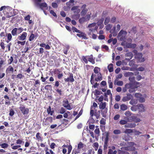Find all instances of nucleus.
<instances>
[{
  "label": "nucleus",
  "instance_id": "1",
  "mask_svg": "<svg viewBox=\"0 0 154 154\" xmlns=\"http://www.w3.org/2000/svg\"><path fill=\"white\" fill-rule=\"evenodd\" d=\"M33 1L37 6L39 7L40 8L44 11V13L46 14L44 10L48 9L47 4L45 3L40 4V2H41V0H33Z\"/></svg>",
  "mask_w": 154,
  "mask_h": 154
},
{
  "label": "nucleus",
  "instance_id": "2",
  "mask_svg": "<svg viewBox=\"0 0 154 154\" xmlns=\"http://www.w3.org/2000/svg\"><path fill=\"white\" fill-rule=\"evenodd\" d=\"M89 29V32L88 34L91 35V33H95L98 27L96 26V23H94L89 24L88 27Z\"/></svg>",
  "mask_w": 154,
  "mask_h": 154
},
{
  "label": "nucleus",
  "instance_id": "3",
  "mask_svg": "<svg viewBox=\"0 0 154 154\" xmlns=\"http://www.w3.org/2000/svg\"><path fill=\"white\" fill-rule=\"evenodd\" d=\"M99 108L101 109V112L103 114V117L106 116V114L108 111L107 108L106 107V102H101L99 105Z\"/></svg>",
  "mask_w": 154,
  "mask_h": 154
},
{
  "label": "nucleus",
  "instance_id": "4",
  "mask_svg": "<svg viewBox=\"0 0 154 154\" xmlns=\"http://www.w3.org/2000/svg\"><path fill=\"white\" fill-rule=\"evenodd\" d=\"M127 34V32L126 31L123 30H121L118 35V39L121 41H125L126 39V35Z\"/></svg>",
  "mask_w": 154,
  "mask_h": 154
},
{
  "label": "nucleus",
  "instance_id": "5",
  "mask_svg": "<svg viewBox=\"0 0 154 154\" xmlns=\"http://www.w3.org/2000/svg\"><path fill=\"white\" fill-rule=\"evenodd\" d=\"M133 52L135 54V58L138 60L140 62H143L145 60V58L142 57V54L141 53H137L136 50H134Z\"/></svg>",
  "mask_w": 154,
  "mask_h": 154
},
{
  "label": "nucleus",
  "instance_id": "6",
  "mask_svg": "<svg viewBox=\"0 0 154 154\" xmlns=\"http://www.w3.org/2000/svg\"><path fill=\"white\" fill-rule=\"evenodd\" d=\"M96 16V13L93 11H91L87 13L85 17L87 20H89L91 17L92 19H94Z\"/></svg>",
  "mask_w": 154,
  "mask_h": 154
},
{
  "label": "nucleus",
  "instance_id": "7",
  "mask_svg": "<svg viewBox=\"0 0 154 154\" xmlns=\"http://www.w3.org/2000/svg\"><path fill=\"white\" fill-rule=\"evenodd\" d=\"M122 46H124L125 48H134L136 47V45L135 44H131L130 43H128L126 41H123L121 44Z\"/></svg>",
  "mask_w": 154,
  "mask_h": 154
},
{
  "label": "nucleus",
  "instance_id": "8",
  "mask_svg": "<svg viewBox=\"0 0 154 154\" xmlns=\"http://www.w3.org/2000/svg\"><path fill=\"white\" fill-rule=\"evenodd\" d=\"M19 108L23 115H27L28 114L29 109L26 108L23 105H21Z\"/></svg>",
  "mask_w": 154,
  "mask_h": 154
},
{
  "label": "nucleus",
  "instance_id": "9",
  "mask_svg": "<svg viewBox=\"0 0 154 154\" xmlns=\"http://www.w3.org/2000/svg\"><path fill=\"white\" fill-rule=\"evenodd\" d=\"M27 35V33L26 32H24L21 34H20V35L18 36L17 38L20 41H24L26 39Z\"/></svg>",
  "mask_w": 154,
  "mask_h": 154
},
{
  "label": "nucleus",
  "instance_id": "10",
  "mask_svg": "<svg viewBox=\"0 0 154 154\" xmlns=\"http://www.w3.org/2000/svg\"><path fill=\"white\" fill-rule=\"evenodd\" d=\"M63 105L68 110H70L72 109L70 104L69 103L67 99L64 100L63 101Z\"/></svg>",
  "mask_w": 154,
  "mask_h": 154
},
{
  "label": "nucleus",
  "instance_id": "11",
  "mask_svg": "<svg viewBox=\"0 0 154 154\" xmlns=\"http://www.w3.org/2000/svg\"><path fill=\"white\" fill-rule=\"evenodd\" d=\"M86 5H83L81 7L82 11L81 12V16H84L88 13V9L86 8Z\"/></svg>",
  "mask_w": 154,
  "mask_h": 154
},
{
  "label": "nucleus",
  "instance_id": "12",
  "mask_svg": "<svg viewBox=\"0 0 154 154\" xmlns=\"http://www.w3.org/2000/svg\"><path fill=\"white\" fill-rule=\"evenodd\" d=\"M130 85V88H128L129 91L130 93H133L135 91V89L137 88L138 86L136 85H134L132 83H129Z\"/></svg>",
  "mask_w": 154,
  "mask_h": 154
},
{
  "label": "nucleus",
  "instance_id": "13",
  "mask_svg": "<svg viewBox=\"0 0 154 154\" xmlns=\"http://www.w3.org/2000/svg\"><path fill=\"white\" fill-rule=\"evenodd\" d=\"M8 9L10 11V13H8L9 14L7 16V18H9L16 15V13L15 10L12 9L11 7H9Z\"/></svg>",
  "mask_w": 154,
  "mask_h": 154
},
{
  "label": "nucleus",
  "instance_id": "14",
  "mask_svg": "<svg viewBox=\"0 0 154 154\" xmlns=\"http://www.w3.org/2000/svg\"><path fill=\"white\" fill-rule=\"evenodd\" d=\"M138 108L139 112H144L146 110L145 107L142 104H138Z\"/></svg>",
  "mask_w": 154,
  "mask_h": 154
},
{
  "label": "nucleus",
  "instance_id": "15",
  "mask_svg": "<svg viewBox=\"0 0 154 154\" xmlns=\"http://www.w3.org/2000/svg\"><path fill=\"white\" fill-rule=\"evenodd\" d=\"M126 95L127 96H126L123 97L122 99V100L123 102H125L126 101L129 100L131 99L133 97L131 94L129 93L127 94Z\"/></svg>",
  "mask_w": 154,
  "mask_h": 154
},
{
  "label": "nucleus",
  "instance_id": "16",
  "mask_svg": "<svg viewBox=\"0 0 154 154\" xmlns=\"http://www.w3.org/2000/svg\"><path fill=\"white\" fill-rule=\"evenodd\" d=\"M65 81L66 82H73L74 80L73 78V76L72 74H70V76L68 77L67 78H65L64 79Z\"/></svg>",
  "mask_w": 154,
  "mask_h": 154
},
{
  "label": "nucleus",
  "instance_id": "17",
  "mask_svg": "<svg viewBox=\"0 0 154 154\" xmlns=\"http://www.w3.org/2000/svg\"><path fill=\"white\" fill-rule=\"evenodd\" d=\"M70 47L68 45H66L63 48V51L64 54H67L68 51L69 50Z\"/></svg>",
  "mask_w": 154,
  "mask_h": 154
},
{
  "label": "nucleus",
  "instance_id": "18",
  "mask_svg": "<svg viewBox=\"0 0 154 154\" xmlns=\"http://www.w3.org/2000/svg\"><path fill=\"white\" fill-rule=\"evenodd\" d=\"M136 124L135 123H130L127 124L125 125L124 127L126 128H134L136 127Z\"/></svg>",
  "mask_w": 154,
  "mask_h": 154
},
{
  "label": "nucleus",
  "instance_id": "19",
  "mask_svg": "<svg viewBox=\"0 0 154 154\" xmlns=\"http://www.w3.org/2000/svg\"><path fill=\"white\" fill-rule=\"evenodd\" d=\"M79 33L77 34L76 35L82 38H83L84 39H87V38L86 37V35L84 33L82 32L81 31V33Z\"/></svg>",
  "mask_w": 154,
  "mask_h": 154
},
{
  "label": "nucleus",
  "instance_id": "20",
  "mask_svg": "<svg viewBox=\"0 0 154 154\" xmlns=\"http://www.w3.org/2000/svg\"><path fill=\"white\" fill-rule=\"evenodd\" d=\"M114 84L115 85H117L119 86H122L123 84V82L122 81H118V80L116 79L115 81Z\"/></svg>",
  "mask_w": 154,
  "mask_h": 154
},
{
  "label": "nucleus",
  "instance_id": "21",
  "mask_svg": "<svg viewBox=\"0 0 154 154\" xmlns=\"http://www.w3.org/2000/svg\"><path fill=\"white\" fill-rule=\"evenodd\" d=\"M127 120H121L119 121V123L122 125H126L127 124L128 121L130 122V121H129V119L128 118L127 119Z\"/></svg>",
  "mask_w": 154,
  "mask_h": 154
},
{
  "label": "nucleus",
  "instance_id": "22",
  "mask_svg": "<svg viewBox=\"0 0 154 154\" xmlns=\"http://www.w3.org/2000/svg\"><path fill=\"white\" fill-rule=\"evenodd\" d=\"M130 85L129 83H127L125 85V87L123 88L122 89V91L123 92H125L127 91V89H128L129 88Z\"/></svg>",
  "mask_w": 154,
  "mask_h": 154
},
{
  "label": "nucleus",
  "instance_id": "23",
  "mask_svg": "<svg viewBox=\"0 0 154 154\" xmlns=\"http://www.w3.org/2000/svg\"><path fill=\"white\" fill-rule=\"evenodd\" d=\"M6 36L7 37L8 41H7V43L10 41L12 39V36L11 34L10 33H6Z\"/></svg>",
  "mask_w": 154,
  "mask_h": 154
},
{
  "label": "nucleus",
  "instance_id": "24",
  "mask_svg": "<svg viewBox=\"0 0 154 154\" xmlns=\"http://www.w3.org/2000/svg\"><path fill=\"white\" fill-rule=\"evenodd\" d=\"M134 73L131 72H126L124 73V75L125 77H130L133 76Z\"/></svg>",
  "mask_w": 154,
  "mask_h": 154
},
{
  "label": "nucleus",
  "instance_id": "25",
  "mask_svg": "<svg viewBox=\"0 0 154 154\" xmlns=\"http://www.w3.org/2000/svg\"><path fill=\"white\" fill-rule=\"evenodd\" d=\"M87 21L85 17H82L79 19V22L80 23H82L85 21Z\"/></svg>",
  "mask_w": 154,
  "mask_h": 154
},
{
  "label": "nucleus",
  "instance_id": "26",
  "mask_svg": "<svg viewBox=\"0 0 154 154\" xmlns=\"http://www.w3.org/2000/svg\"><path fill=\"white\" fill-rule=\"evenodd\" d=\"M24 141H23V140L21 139H18L16 141V144H18V145H20L21 144H23L24 143Z\"/></svg>",
  "mask_w": 154,
  "mask_h": 154
},
{
  "label": "nucleus",
  "instance_id": "27",
  "mask_svg": "<svg viewBox=\"0 0 154 154\" xmlns=\"http://www.w3.org/2000/svg\"><path fill=\"white\" fill-rule=\"evenodd\" d=\"M80 17L79 14H74L72 15V18L75 20H78L79 19Z\"/></svg>",
  "mask_w": 154,
  "mask_h": 154
},
{
  "label": "nucleus",
  "instance_id": "28",
  "mask_svg": "<svg viewBox=\"0 0 154 154\" xmlns=\"http://www.w3.org/2000/svg\"><path fill=\"white\" fill-rule=\"evenodd\" d=\"M11 34L13 36L17 35V28H14L11 32Z\"/></svg>",
  "mask_w": 154,
  "mask_h": 154
},
{
  "label": "nucleus",
  "instance_id": "29",
  "mask_svg": "<svg viewBox=\"0 0 154 154\" xmlns=\"http://www.w3.org/2000/svg\"><path fill=\"white\" fill-rule=\"evenodd\" d=\"M108 69L110 72H112L113 71V66L112 64H109L108 66Z\"/></svg>",
  "mask_w": 154,
  "mask_h": 154
},
{
  "label": "nucleus",
  "instance_id": "30",
  "mask_svg": "<svg viewBox=\"0 0 154 154\" xmlns=\"http://www.w3.org/2000/svg\"><path fill=\"white\" fill-rule=\"evenodd\" d=\"M88 60L89 62H91L92 64H94L95 63L94 60L93 58V55H91L88 57Z\"/></svg>",
  "mask_w": 154,
  "mask_h": 154
},
{
  "label": "nucleus",
  "instance_id": "31",
  "mask_svg": "<svg viewBox=\"0 0 154 154\" xmlns=\"http://www.w3.org/2000/svg\"><path fill=\"white\" fill-rule=\"evenodd\" d=\"M127 106L125 104H122L120 106L121 109L123 111L126 110L127 109Z\"/></svg>",
  "mask_w": 154,
  "mask_h": 154
},
{
  "label": "nucleus",
  "instance_id": "32",
  "mask_svg": "<svg viewBox=\"0 0 154 154\" xmlns=\"http://www.w3.org/2000/svg\"><path fill=\"white\" fill-rule=\"evenodd\" d=\"M125 56L126 57H128L131 59H132L133 57V54L131 52H128L125 54Z\"/></svg>",
  "mask_w": 154,
  "mask_h": 154
},
{
  "label": "nucleus",
  "instance_id": "33",
  "mask_svg": "<svg viewBox=\"0 0 154 154\" xmlns=\"http://www.w3.org/2000/svg\"><path fill=\"white\" fill-rule=\"evenodd\" d=\"M110 95L111 98H112V94L111 93V91L110 90H108L104 94V96L106 97H107L108 95Z\"/></svg>",
  "mask_w": 154,
  "mask_h": 154
},
{
  "label": "nucleus",
  "instance_id": "34",
  "mask_svg": "<svg viewBox=\"0 0 154 154\" xmlns=\"http://www.w3.org/2000/svg\"><path fill=\"white\" fill-rule=\"evenodd\" d=\"M138 109V105L131 106V109L133 111H136Z\"/></svg>",
  "mask_w": 154,
  "mask_h": 154
},
{
  "label": "nucleus",
  "instance_id": "35",
  "mask_svg": "<svg viewBox=\"0 0 154 154\" xmlns=\"http://www.w3.org/2000/svg\"><path fill=\"white\" fill-rule=\"evenodd\" d=\"M13 144H11V146H12L11 147L12 149H18V148H20L21 147L20 145L13 146Z\"/></svg>",
  "mask_w": 154,
  "mask_h": 154
},
{
  "label": "nucleus",
  "instance_id": "36",
  "mask_svg": "<svg viewBox=\"0 0 154 154\" xmlns=\"http://www.w3.org/2000/svg\"><path fill=\"white\" fill-rule=\"evenodd\" d=\"M92 146L95 150H97L99 146L98 143L97 142L94 143L93 144Z\"/></svg>",
  "mask_w": 154,
  "mask_h": 154
},
{
  "label": "nucleus",
  "instance_id": "37",
  "mask_svg": "<svg viewBox=\"0 0 154 154\" xmlns=\"http://www.w3.org/2000/svg\"><path fill=\"white\" fill-rule=\"evenodd\" d=\"M14 71V69L11 66H9L7 68L6 70V72L11 71L13 72Z\"/></svg>",
  "mask_w": 154,
  "mask_h": 154
},
{
  "label": "nucleus",
  "instance_id": "38",
  "mask_svg": "<svg viewBox=\"0 0 154 154\" xmlns=\"http://www.w3.org/2000/svg\"><path fill=\"white\" fill-rule=\"evenodd\" d=\"M51 7H50L49 8V9L50 14H52L54 16L57 17V16L56 14L53 11L51 10Z\"/></svg>",
  "mask_w": 154,
  "mask_h": 154
},
{
  "label": "nucleus",
  "instance_id": "39",
  "mask_svg": "<svg viewBox=\"0 0 154 154\" xmlns=\"http://www.w3.org/2000/svg\"><path fill=\"white\" fill-rule=\"evenodd\" d=\"M108 83L109 84V87L110 88H112V83L111 81V78L109 77V79L108 80Z\"/></svg>",
  "mask_w": 154,
  "mask_h": 154
},
{
  "label": "nucleus",
  "instance_id": "40",
  "mask_svg": "<svg viewBox=\"0 0 154 154\" xmlns=\"http://www.w3.org/2000/svg\"><path fill=\"white\" fill-rule=\"evenodd\" d=\"M137 100H135L134 99H131V100L130 101L129 103L130 104L133 105L134 104H136L137 103Z\"/></svg>",
  "mask_w": 154,
  "mask_h": 154
},
{
  "label": "nucleus",
  "instance_id": "41",
  "mask_svg": "<svg viewBox=\"0 0 154 154\" xmlns=\"http://www.w3.org/2000/svg\"><path fill=\"white\" fill-rule=\"evenodd\" d=\"M97 78L95 79L96 81H98L102 80V76L101 75L100 73H98L97 74Z\"/></svg>",
  "mask_w": 154,
  "mask_h": 154
},
{
  "label": "nucleus",
  "instance_id": "42",
  "mask_svg": "<svg viewBox=\"0 0 154 154\" xmlns=\"http://www.w3.org/2000/svg\"><path fill=\"white\" fill-rule=\"evenodd\" d=\"M100 71V69L97 67H95L94 69V72L96 74L98 73Z\"/></svg>",
  "mask_w": 154,
  "mask_h": 154
},
{
  "label": "nucleus",
  "instance_id": "43",
  "mask_svg": "<svg viewBox=\"0 0 154 154\" xmlns=\"http://www.w3.org/2000/svg\"><path fill=\"white\" fill-rule=\"evenodd\" d=\"M1 147L3 148H7L8 146V145L6 143H3L0 145Z\"/></svg>",
  "mask_w": 154,
  "mask_h": 154
},
{
  "label": "nucleus",
  "instance_id": "44",
  "mask_svg": "<svg viewBox=\"0 0 154 154\" xmlns=\"http://www.w3.org/2000/svg\"><path fill=\"white\" fill-rule=\"evenodd\" d=\"M35 37L34 35L32 33L30 37L29 38V41H31L32 40H33Z\"/></svg>",
  "mask_w": 154,
  "mask_h": 154
},
{
  "label": "nucleus",
  "instance_id": "45",
  "mask_svg": "<svg viewBox=\"0 0 154 154\" xmlns=\"http://www.w3.org/2000/svg\"><path fill=\"white\" fill-rule=\"evenodd\" d=\"M124 132L126 134H130L133 132V131L130 129H126L124 131Z\"/></svg>",
  "mask_w": 154,
  "mask_h": 154
},
{
  "label": "nucleus",
  "instance_id": "46",
  "mask_svg": "<svg viewBox=\"0 0 154 154\" xmlns=\"http://www.w3.org/2000/svg\"><path fill=\"white\" fill-rule=\"evenodd\" d=\"M135 63V60H131L129 63V65L131 66H134Z\"/></svg>",
  "mask_w": 154,
  "mask_h": 154
},
{
  "label": "nucleus",
  "instance_id": "47",
  "mask_svg": "<svg viewBox=\"0 0 154 154\" xmlns=\"http://www.w3.org/2000/svg\"><path fill=\"white\" fill-rule=\"evenodd\" d=\"M132 113L129 111H126L125 112V114L127 117H128L131 116Z\"/></svg>",
  "mask_w": 154,
  "mask_h": 154
},
{
  "label": "nucleus",
  "instance_id": "48",
  "mask_svg": "<svg viewBox=\"0 0 154 154\" xmlns=\"http://www.w3.org/2000/svg\"><path fill=\"white\" fill-rule=\"evenodd\" d=\"M17 34H19L21 33L23 30V28L22 27L17 28Z\"/></svg>",
  "mask_w": 154,
  "mask_h": 154
},
{
  "label": "nucleus",
  "instance_id": "49",
  "mask_svg": "<svg viewBox=\"0 0 154 154\" xmlns=\"http://www.w3.org/2000/svg\"><path fill=\"white\" fill-rule=\"evenodd\" d=\"M110 20V17H108L106 18L105 19V21H104V24L106 25L109 22Z\"/></svg>",
  "mask_w": 154,
  "mask_h": 154
},
{
  "label": "nucleus",
  "instance_id": "50",
  "mask_svg": "<svg viewBox=\"0 0 154 154\" xmlns=\"http://www.w3.org/2000/svg\"><path fill=\"white\" fill-rule=\"evenodd\" d=\"M72 29L73 32H78V33H81V31L77 29L75 27H72Z\"/></svg>",
  "mask_w": 154,
  "mask_h": 154
},
{
  "label": "nucleus",
  "instance_id": "51",
  "mask_svg": "<svg viewBox=\"0 0 154 154\" xmlns=\"http://www.w3.org/2000/svg\"><path fill=\"white\" fill-rule=\"evenodd\" d=\"M138 100L140 103H143L145 101V99L143 97H142V96L140 97L138 99Z\"/></svg>",
  "mask_w": 154,
  "mask_h": 154
},
{
  "label": "nucleus",
  "instance_id": "52",
  "mask_svg": "<svg viewBox=\"0 0 154 154\" xmlns=\"http://www.w3.org/2000/svg\"><path fill=\"white\" fill-rule=\"evenodd\" d=\"M121 131L119 130H115L113 131V133L116 134H119L121 133Z\"/></svg>",
  "mask_w": 154,
  "mask_h": 154
},
{
  "label": "nucleus",
  "instance_id": "53",
  "mask_svg": "<svg viewBox=\"0 0 154 154\" xmlns=\"http://www.w3.org/2000/svg\"><path fill=\"white\" fill-rule=\"evenodd\" d=\"M15 112L14 110L12 109H11L10 111V113L9 115L10 116H13Z\"/></svg>",
  "mask_w": 154,
  "mask_h": 154
},
{
  "label": "nucleus",
  "instance_id": "54",
  "mask_svg": "<svg viewBox=\"0 0 154 154\" xmlns=\"http://www.w3.org/2000/svg\"><path fill=\"white\" fill-rule=\"evenodd\" d=\"M83 144L81 142H80L78 145V148L79 149H81V148H83Z\"/></svg>",
  "mask_w": 154,
  "mask_h": 154
},
{
  "label": "nucleus",
  "instance_id": "55",
  "mask_svg": "<svg viewBox=\"0 0 154 154\" xmlns=\"http://www.w3.org/2000/svg\"><path fill=\"white\" fill-rule=\"evenodd\" d=\"M26 41H18L17 42V43L19 45L20 44L21 45H24Z\"/></svg>",
  "mask_w": 154,
  "mask_h": 154
},
{
  "label": "nucleus",
  "instance_id": "56",
  "mask_svg": "<svg viewBox=\"0 0 154 154\" xmlns=\"http://www.w3.org/2000/svg\"><path fill=\"white\" fill-rule=\"evenodd\" d=\"M120 99L121 97L120 95H117L116 96L115 100L117 102L119 101L120 100Z\"/></svg>",
  "mask_w": 154,
  "mask_h": 154
},
{
  "label": "nucleus",
  "instance_id": "57",
  "mask_svg": "<svg viewBox=\"0 0 154 154\" xmlns=\"http://www.w3.org/2000/svg\"><path fill=\"white\" fill-rule=\"evenodd\" d=\"M121 69L123 70H129L130 68L126 66H123L121 68Z\"/></svg>",
  "mask_w": 154,
  "mask_h": 154
},
{
  "label": "nucleus",
  "instance_id": "58",
  "mask_svg": "<svg viewBox=\"0 0 154 154\" xmlns=\"http://www.w3.org/2000/svg\"><path fill=\"white\" fill-rule=\"evenodd\" d=\"M13 60V58L12 57H11L8 60V64H11Z\"/></svg>",
  "mask_w": 154,
  "mask_h": 154
},
{
  "label": "nucleus",
  "instance_id": "59",
  "mask_svg": "<svg viewBox=\"0 0 154 154\" xmlns=\"http://www.w3.org/2000/svg\"><path fill=\"white\" fill-rule=\"evenodd\" d=\"M95 95H100L102 94V92L98 90H96Z\"/></svg>",
  "mask_w": 154,
  "mask_h": 154
},
{
  "label": "nucleus",
  "instance_id": "60",
  "mask_svg": "<svg viewBox=\"0 0 154 154\" xmlns=\"http://www.w3.org/2000/svg\"><path fill=\"white\" fill-rule=\"evenodd\" d=\"M128 79L131 82H133L135 80V77L132 76H131L129 77Z\"/></svg>",
  "mask_w": 154,
  "mask_h": 154
},
{
  "label": "nucleus",
  "instance_id": "61",
  "mask_svg": "<svg viewBox=\"0 0 154 154\" xmlns=\"http://www.w3.org/2000/svg\"><path fill=\"white\" fill-rule=\"evenodd\" d=\"M112 25L111 24H108L106 26V29L108 30H109L112 28Z\"/></svg>",
  "mask_w": 154,
  "mask_h": 154
},
{
  "label": "nucleus",
  "instance_id": "62",
  "mask_svg": "<svg viewBox=\"0 0 154 154\" xmlns=\"http://www.w3.org/2000/svg\"><path fill=\"white\" fill-rule=\"evenodd\" d=\"M65 112V109L63 108L62 107L60 110V114H63Z\"/></svg>",
  "mask_w": 154,
  "mask_h": 154
},
{
  "label": "nucleus",
  "instance_id": "63",
  "mask_svg": "<svg viewBox=\"0 0 154 154\" xmlns=\"http://www.w3.org/2000/svg\"><path fill=\"white\" fill-rule=\"evenodd\" d=\"M120 117V116L119 114L116 115L114 117V119L116 120L118 119Z\"/></svg>",
  "mask_w": 154,
  "mask_h": 154
},
{
  "label": "nucleus",
  "instance_id": "64",
  "mask_svg": "<svg viewBox=\"0 0 154 154\" xmlns=\"http://www.w3.org/2000/svg\"><path fill=\"white\" fill-rule=\"evenodd\" d=\"M100 124L101 125H104L106 124L105 120L103 119H102L100 121Z\"/></svg>",
  "mask_w": 154,
  "mask_h": 154
}]
</instances>
